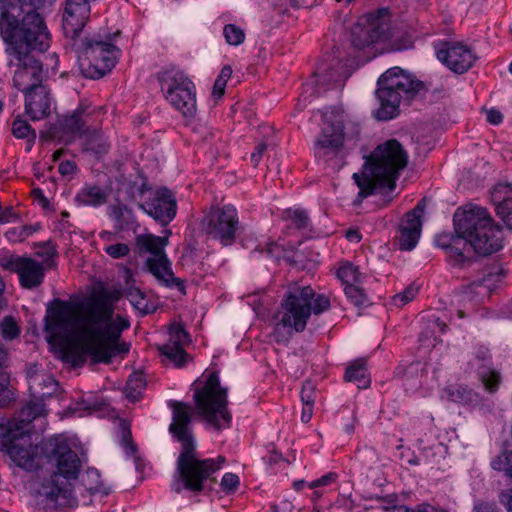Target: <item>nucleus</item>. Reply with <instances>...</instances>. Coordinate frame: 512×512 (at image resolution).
<instances>
[{"instance_id": "obj_48", "label": "nucleus", "mask_w": 512, "mask_h": 512, "mask_svg": "<svg viewBox=\"0 0 512 512\" xmlns=\"http://www.w3.org/2000/svg\"><path fill=\"white\" fill-rule=\"evenodd\" d=\"M491 466L494 470L504 471L507 476L512 478V451L505 452L496 457L491 462Z\"/></svg>"}, {"instance_id": "obj_15", "label": "nucleus", "mask_w": 512, "mask_h": 512, "mask_svg": "<svg viewBox=\"0 0 512 512\" xmlns=\"http://www.w3.org/2000/svg\"><path fill=\"white\" fill-rule=\"evenodd\" d=\"M238 224L236 209L224 206L212 208L201 220V229L211 238L228 246L235 241Z\"/></svg>"}, {"instance_id": "obj_57", "label": "nucleus", "mask_w": 512, "mask_h": 512, "mask_svg": "<svg viewBox=\"0 0 512 512\" xmlns=\"http://www.w3.org/2000/svg\"><path fill=\"white\" fill-rule=\"evenodd\" d=\"M77 165L74 161H63L59 164L58 171L63 176L73 175L77 172Z\"/></svg>"}, {"instance_id": "obj_22", "label": "nucleus", "mask_w": 512, "mask_h": 512, "mask_svg": "<svg viewBox=\"0 0 512 512\" xmlns=\"http://www.w3.org/2000/svg\"><path fill=\"white\" fill-rule=\"evenodd\" d=\"M90 115L88 106H79L71 114L65 115L59 120L54 135L61 133L60 138L66 143L72 142L77 134H85L88 131Z\"/></svg>"}, {"instance_id": "obj_32", "label": "nucleus", "mask_w": 512, "mask_h": 512, "mask_svg": "<svg viewBox=\"0 0 512 512\" xmlns=\"http://www.w3.org/2000/svg\"><path fill=\"white\" fill-rule=\"evenodd\" d=\"M21 0H0V34L2 37H11L19 24L18 17L10 15V10L20 6Z\"/></svg>"}, {"instance_id": "obj_26", "label": "nucleus", "mask_w": 512, "mask_h": 512, "mask_svg": "<svg viewBox=\"0 0 512 512\" xmlns=\"http://www.w3.org/2000/svg\"><path fill=\"white\" fill-rule=\"evenodd\" d=\"M23 93L25 94V112L31 120H41L50 114L51 97L45 85Z\"/></svg>"}, {"instance_id": "obj_37", "label": "nucleus", "mask_w": 512, "mask_h": 512, "mask_svg": "<svg viewBox=\"0 0 512 512\" xmlns=\"http://www.w3.org/2000/svg\"><path fill=\"white\" fill-rule=\"evenodd\" d=\"M12 133L17 138H27V150H30L35 141L36 134L29 123L23 119L16 118L12 124Z\"/></svg>"}, {"instance_id": "obj_54", "label": "nucleus", "mask_w": 512, "mask_h": 512, "mask_svg": "<svg viewBox=\"0 0 512 512\" xmlns=\"http://www.w3.org/2000/svg\"><path fill=\"white\" fill-rule=\"evenodd\" d=\"M315 386L311 381H306L301 390V400L303 404H314Z\"/></svg>"}, {"instance_id": "obj_18", "label": "nucleus", "mask_w": 512, "mask_h": 512, "mask_svg": "<svg viewBox=\"0 0 512 512\" xmlns=\"http://www.w3.org/2000/svg\"><path fill=\"white\" fill-rule=\"evenodd\" d=\"M437 58L455 73L463 74L477 60L471 48L460 42H441L435 46Z\"/></svg>"}, {"instance_id": "obj_44", "label": "nucleus", "mask_w": 512, "mask_h": 512, "mask_svg": "<svg viewBox=\"0 0 512 512\" xmlns=\"http://www.w3.org/2000/svg\"><path fill=\"white\" fill-rule=\"evenodd\" d=\"M223 35L229 45L238 46L245 40L244 31L234 24L225 25L223 28Z\"/></svg>"}, {"instance_id": "obj_53", "label": "nucleus", "mask_w": 512, "mask_h": 512, "mask_svg": "<svg viewBox=\"0 0 512 512\" xmlns=\"http://www.w3.org/2000/svg\"><path fill=\"white\" fill-rule=\"evenodd\" d=\"M459 233L455 231V234L450 233H442L436 236L435 243L436 245L443 249L445 252L450 248L452 243L456 240V237H459Z\"/></svg>"}, {"instance_id": "obj_12", "label": "nucleus", "mask_w": 512, "mask_h": 512, "mask_svg": "<svg viewBox=\"0 0 512 512\" xmlns=\"http://www.w3.org/2000/svg\"><path fill=\"white\" fill-rule=\"evenodd\" d=\"M158 80L166 100L185 118H194L197 103L196 88L192 80L175 67L158 73Z\"/></svg>"}, {"instance_id": "obj_36", "label": "nucleus", "mask_w": 512, "mask_h": 512, "mask_svg": "<svg viewBox=\"0 0 512 512\" xmlns=\"http://www.w3.org/2000/svg\"><path fill=\"white\" fill-rule=\"evenodd\" d=\"M344 379L347 382H355L358 388H368L370 385L366 367L361 361L354 362L346 369Z\"/></svg>"}, {"instance_id": "obj_39", "label": "nucleus", "mask_w": 512, "mask_h": 512, "mask_svg": "<svg viewBox=\"0 0 512 512\" xmlns=\"http://www.w3.org/2000/svg\"><path fill=\"white\" fill-rule=\"evenodd\" d=\"M448 400L457 403H468L472 401L473 393L462 385H451L445 389Z\"/></svg>"}, {"instance_id": "obj_11", "label": "nucleus", "mask_w": 512, "mask_h": 512, "mask_svg": "<svg viewBox=\"0 0 512 512\" xmlns=\"http://www.w3.org/2000/svg\"><path fill=\"white\" fill-rule=\"evenodd\" d=\"M168 244V237L153 234H140L135 238V245L139 255L150 253L146 260L148 271L164 286L177 288L182 294L186 293L184 281L174 276L171 262L164 249Z\"/></svg>"}, {"instance_id": "obj_23", "label": "nucleus", "mask_w": 512, "mask_h": 512, "mask_svg": "<svg viewBox=\"0 0 512 512\" xmlns=\"http://www.w3.org/2000/svg\"><path fill=\"white\" fill-rule=\"evenodd\" d=\"M189 341V335L180 324H173L170 328L169 341L158 347L162 356L173 363L176 367H182L188 361V354L183 345Z\"/></svg>"}, {"instance_id": "obj_46", "label": "nucleus", "mask_w": 512, "mask_h": 512, "mask_svg": "<svg viewBox=\"0 0 512 512\" xmlns=\"http://www.w3.org/2000/svg\"><path fill=\"white\" fill-rule=\"evenodd\" d=\"M419 288L415 284L408 285L402 292L397 293L392 298L393 305L402 307L412 301L418 294Z\"/></svg>"}, {"instance_id": "obj_52", "label": "nucleus", "mask_w": 512, "mask_h": 512, "mask_svg": "<svg viewBox=\"0 0 512 512\" xmlns=\"http://www.w3.org/2000/svg\"><path fill=\"white\" fill-rule=\"evenodd\" d=\"M239 486V477L234 473H225L221 480V487L227 493L234 492Z\"/></svg>"}, {"instance_id": "obj_19", "label": "nucleus", "mask_w": 512, "mask_h": 512, "mask_svg": "<svg viewBox=\"0 0 512 512\" xmlns=\"http://www.w3.org/2000/svg\"><path fill=\"white\" fill-rule=\"evenodd\" d=\"M389 35V25L379 17L369 16L361 19L351 30V44L361 50L374 43L385 40Z\"/></svg>"}, {"instance_id": "obj_62", "label": "nucleus", "mask_w": 512, "mask_h": 512, "mask_svg": "<svg viewBox=\"0 0 512 512\" xmlns=\"http://www.w3.org/2000/svg\"><path fill=\"white\" fill-rule=\"evenodd\" d=\"M0 218H3L1 224H4L18 218V215L12 207H7L3 210L2 206L0 205Z\"/></svg>"}, {"instance_id": "obj_25", "label": "nucleus", "mask_w": 512, "mask_h": 512, "mask_svg": "<svg viewBox=\"0 0 512 512\" xmlns=\"http://www.w3.org/2000/svg\"><path fill=\"white\" fill-rule=\"evenodd\" d=\"M471 369H476L485 388L493 393L498 389L500 374L491 368L489 351L480 346L473 353V358L468 362Z\"/></svg>"}, {"instance_id": "obj_6", "label": "nucleus", "mask_w": 512, "mask_h": 512, "mask_svg": "<svg viewBox=\"0 0 512 512\" xmlns=\"http://www.w3.org/2000/svg\"><path fill=\"white\" fill-rule=\"evenodd\" d=\"M329 308L330 300L326 295H316L309 285L290 283L281 300L279 320L274 328L276 341L282 340V330L288 336L303 332L312 313L318 315Z\"/></svg>"}, {"instance_id": "obj_35", "label": "nucleus", "mask_w": 512, "mask_h": 512, "mask_svg": "<svg viewBox=\"0 0 512 512\" xmlns=\"http://www.w3.org/2000/svg\"><path fill=\"white\" fill-rule=\"evenodd\" d=\"M124 296L131 305L142 315L153 313L156 307L150 303L143 291L136 287H129L124 291Z\"/></svg>"}, {"instance_id": "obj_60", "label": "nucleus", "mask_w": 512, "mask_h": 512, "mask_svg": "<svg viewBox=\"0 0 512 512\" xmlns=\"http://www.w3.org/2000/svg\"><path fill=\"white\" fill-rule=\"evenodd\" d=\"M336 474L335 473H328L322 477H320L319 479L317 480H314L310 483V488H316V487H320V486H326L328 484H330L331 482H333L336 478Z\"/></svg>"}, {"instance_id": "obj_7", "label": "nucleus", "mask_w": 512, "mask_h": 512, "mask_svg": "<svg viewBox=\"0 0 512 512\" xmlns=\"http://www.w3.org/2000/svg\"><path fill=\"white\" fill-rule=\"evenodd\" d=\"M453 221L454 230L466 237L476 253L490 255L502 248L503 232L493 222L486 208L472 206L457 209Z\"/></svg>"}, {"instance_id": "obj_47", "label": "nucleus", "mask_w": 512, "mask_h": 512, "mask_svg": "<svg viewBox=\"0 0 512 512\" xmlns=\"http://www.w3.org/2000/svg\"><path fill=\"white\" fill-rule=\"evenodd\" d=\"M231 75L232 69L230 66L227 65L221 69L220 74L218 75L213 86L212 94L214 97L220 98L221 96H223L227 81L231 77Z\"/></svg>"}, {"instance_id": "obj_64", "label": "nucleus", "mask_w": 512, "mask_h": 512, "mask_svg": "<svg viewBox=\"0 0 512 512\" xmlns=\"http://www.w3.org/2000/svg\"><path fill=\"white\" fill-rule=\"evenodd\" d=\"M81 404L83 405V409L89 412L101 411L103 407V403L97 400L90 401L88 399H83Z\"/></svg>"}, {"instance_id": "obj_45", "label": "nucleus", "mask_w": 512, "mask_h": 512, "mask_svg": "<svg viewBox=\"0 0 512 512\" xmlns=\"http://www.w3.org/2000/svg\"><path fill=\"white\" fill-rule=\"evenodd\" d=\"M344 292L348 299L358 307L366 305L368 299L362 288H360L357 284L346 285L344 287Z\"/></svg>"}, {"instance_id": "obj_28", "label": "nucleus", "mask_w": 512, "mask_h": 512, "mask_svg": "<svg viewBox=\"0 0 512 512\" xmlns=\"http://www.w3.org/2000/svg\"><path fill=\"white\" fill-rule=\"evenodd\" d=\"M29 390L32 396L43 401L56 393L58 382L54 377L44 371L29 372Z\"/></svg>"}, {"instance_id": "obj_21", "label": "nucleus", "mask_w": 512, "mask_h": 512, "mask_svg": "<svg viewBox=\"0 0 512 512\" xmlns=\"http://www.w3.org/2000/svg\"><path fill=\"white\" fill-rule=\"evenodd\" d=\"M423 200L417 206L406 213L405 218L399 225V248L401 250L410 251L414 249L422 231V214L424 212Z\"/></svg>"}, {"instance_id": "obj_41", "label": "nucleus", "mask_w": 512, "mask_h": 512, "mask_svg": "<svg viewBox=\"0 0 512 512\" xmlns=\"http://www.w3.org/2000/svg\"><path fill=\"white\" fill-rule=\"evenodd\" d=\"M283 219L290 220L298 229L307 228L310 222L307 212L303 209H286L283 212Z\"/></svg>"}, {"instance_id": "obj_49", "label": "nucleus", "mask_w": 512, "mask_h": 512, "mask_svg": "<svg viewBox=\"0 0 512 512\" xmlns=\"http://www.w3.org/2000/svg\"><path fill=\"white\" fill-rule=\"evenodd\" d=\"M83 484L91 492H99L101 487L100 473L95 468H89L82 478Z\"/></svg>"}, {"instance_id": "obj_42", "label": "nucleus", "mask_w": 512, "mask_h": 512, "mask_svg": "<svg viewBox=\"0 0 512 512\" xmlns=\"http://www.w3.org/2000/svg\"><path fill=\"white\" fill-rule=\"evenodd\" d=\"M338 277L345 287L346 285L359 283L361 274L358 270V267L354 266L351 263H347L339 268Z\"/></svg>"}, {"instance_id": "obj_29", "label": "nucleus", "mask_w": 512, "mask_h": 512, "mask_svg": "<svg viewBox=\"0 0 512 512\" xmlns=\"http://www.w3.org/2000/svg\"><path fill=\"white\" fill-rule=\"evenodd\" d=\"M109 191L99 185L85 184L75 195L77 206L98 208L108 202Z\"/></svg>"}, {"instance_id": "obj_24", "label": "nucleus", "mask_w": 512, "mask_h": 512, "mask_svg": "<svg viewBox=\"0 0 512 512\" xmlns=\"http://www.w3.org/2000/svg\"><path fill=\"white\" fill-rule=\"evenodd\" d=\"M505 275L506 272L499 263L486 266L482 271V276L469 285L465 295L469 297L471 294H475L477 300H483L490 296L491 292L502 281Z\"/></svg>"}, {"instance_id": "obj_3", "label": "nucleus", "mask_w": 512, "mask_h": 512, "mask_svg": "<svg viewBox=\"0 0 512 512\" xmlns=\"http://www.w3.org/2000/svg\"><path fill=\"white\" fill-rule=\"evenodd\" d=\"M168 406L172 411L169 433L180 444L177 473L185 489L199 493L205 489L208 480H213L211 476L222 467L225 458L218 456L217 459H200L192 427V406L177 400H170Z\"/></svg>"}, {"instance_id": "obj_16", "label": "nucleus", "mask_w": 512, "mask_h": 512, "mask_svg": "<svg viewBox=\"0 0 512 512\" xmlns=\"http://www.w3.org/2000/svg\"><path fill=\"white\" fill-rule=\"evenodd\" d=\"M0 267L17 273L19 283L24 289L39 287L45 278V267L41 262L31 257L15 255L4 249L0 250Z\"/></svg>"}, {"instance_id": "obj_63", "label": "nucleus", "mask_w": 512, "mask_h": 512, "mask_svg": "<svg viewBox=\"0 0 512 512\" xmlns=\"http://www.w3.org/2000/svg\"><path fill=\"white\" fill-rule=\"evenodd\" d=\"M486 115H487V121L493 125H498L503 120V115L501 114V112L494 108L487 110Z\"/></svg>"}, {"instance_id": "obj_31", "label": "nucleus", "mask_w": 512, "mask_h": 512, "mask_svg": "<svg viewBox=\"0 0 512 512\" xmlns=\"http://www.w3.org/2000/svg\"><path fill=\"white\" fill-rule=\"evenodd\" d=\"M44 413V404L40 400L38 402H29L27 403L18 413L17 417L8 421L4 425L6 428H11L12 425L15 424L17 428L25 427L27 430V434H30L31 422L37 417L41 416Z\"/></svg>"}, {"instance_id": "obj_1", "label": "nucleus", "mask_w": 512, "mask_h": 512, "mask_svg": "<svg viewBox=\"0 0 512 512\" xmlns=\"http://www.w3.org/2000/svg\"><path fill=\"white\" fill-rule=\"evenodd\" d=\"M118 299V292L107 289L99 290L81 303L53 299L47 304L44 317L46 341L67 343L77 331L81 351L68 349L64 353L75 367L85 362V355H89L94 364H109L115 356L127 354L129 345L120 339L130 322L121 315L113 318Z\"/></svg>"}, {"instance_id": "obj_58", "label": "nucleus", "mask_w": 512, "mask_h": 512, "mask_svg": "<svg viewBox=\"0 0 512 512\" xmlns=\"http://www.w3.org/2000/svg\"><path fill=\"white\" fill-rule=\"evenodd\" d=\"M427 328L431 331V332H434L435 329H439V331L441 333H444L447 329V325L444 321H442L440 318L438 317H433V318H430L428 319L427 321Z\"/></svg>"}, {"instance_id": "obj_20", "label": "nucleus", "mask_w": 512, "mask_h": 512, "mask_svg": "<svg viewBox=\"0 0 512 512\" xmlns=\"http://www.w3.org/2000/svg\"><path fill=\"white\" fill-rule=\"evenodd\" d=\"M138 207L163 226L168 225L176 215V199L168 188H159L148 200Z\"/></svg>"}, {"instance_id": "obj_27", "label": "nucleus", "mask_w": 512, "mask_h": 512, "mask_svg": "<svg viewBox=\"0 0 512 512\" xmlns=\"http://www.w3.org/2000/svg\"><path fill=\"white\" fill-rule=\"evenodd\" d=\"M315 76L317 77V82L323 85L332 83L342 85L350 76V72L346 64L333 56L329 57V63L321 62L318 64Z\"/></svg>"}, {"instance_id": "obj_9", "label": "nucleus", "mask_w": 512, "mask_h": 512, "mask_svg": "<svg viewBox=\"0 0 512 512\" xmlns=\"http://www.w3.org/2000/svg\"><path fill=\"white\" fill-rule=\"evenodd\" d=\"M377 84L376 96L380 102V108L375 116L381 121L396 117L399 114L401 101H411L424 89L422 81L415 79L400 67L388 69L380 76Z\"/></svg>"}, {"instance_id": "obj_10", "label": "nucleus", "mask_w": 512, "mask_h": 512, "mask_svg": "<svg viewBox=\"0 0 512 512\" xmlns=\"http://www.w3.org/2000/svg\"><path fill=\"white\" fill-rule=\"evenodd\" d=\"M199 415L216 430L230 427L232 415L227 409V389L220 384L217 372H212L202 387L195 388L193 395Z\"/></svg>"}, {"instance_id": "obj_5", "label": "nucleus", "mask_w": 512, "mask_h": 512, "mask_svg": "<svg viewBox=\"0 0 512 512\" xmlns=\"http://www.w3.org/2000/svg\"><path fill=\"white\" fill-rule=\"evenodd\" d=\"M408 164L407 152L396 139H390L378 145L363 165L367 175L353 174V179L359 188L358 197L364 199L373 194L376 188L396 187L400 172Z\"/></svg>"}, {"instance_id": "obj_13", "label": "nucleus", "mask_w": 512, "mask_h": 512, "mask_svg": "<svg viewBox=\"0 0 512 512\" xmlns=\"http://www.w3.org/2000/svg\"><path fill=\"white\" fill-rule=\"evenodd\" d=\"M55 0H21L20 6L10 10V15L18 17L15 33L34 37V45L39 48L50 46V34L44 23L42 14L49 9Z\"/></svg>"}, {"instance_id": "obj_34", "label": "nucleus", "mask_w": 512, "mask_h": 512, "mask_svg": "<svg viewBox=\"0 0 512 512\" xmlns=\"http://www.w3.org/2000/svg\"><path fill=\"white\" fill-rule=\"evenodd\" d=\"M459 235L445 252L450 264L455 267H463L466 263L470 262V258L465 254V250L470 246L469 241L460 233Z\"/></svg>"}, {"instance_id": "obj_17", "label": "nucleus", "mask_w": 512, "mask_h": 512, "mask_svg": "<svg viewBox=\"0 0 512 512\" xmlns=\"http://www.w3.org/2000/svg\"><path fill=\"white\" fill-rule=\"evenodd\" d=\"M323 117L324 124L314 147L318 158L338 153L345 139L343 115L331 110L326 111Z\"/></svg>"}, {"instance_id": "obj_55", "label": "nucleus", "mask_w": 512, "mask_h": 512, "mask_svg": "<svg viewBox=\"0 0 512 512\" xmlns=\"http://www.w3.org/2000/svg\"><path fill=\"white\" fill-rule=\"evenodd\" d=\"M122 446L128 455H134L137 451L136 445L132 441L130 430L124 429L122 435Z\"/></svg>"}, {"instance_id": "obj_61", "label": "nucleus", "mask_w": 512, "mask_h": 512, "mask_svg": "<svg viewBox=\"0 0 512 512\" xmlns=\"http://www.w3.org/2000/svg\"><path fill=\"white\" fill-rule=\"evenodd\" d=\"M267 150V144L266 143H259L256 147L254 152L251 154V161L254 166H257L260 162L262 156Z\"/></svg>"}, {"instance_id": "obj_14", "label": "nucleus", "mask_w": 512, "mask_h": 512, "mask_svg": "<svg viewBox=\"0 0 512 512\" xmlns=\"http://www.w3.org/2000/svg\"><path fill=\"white\" fill-rule=\"evenodd\" d=\"M3 448L17 466L27 471L40 470L42 456L39 455V450L45 453V448L31 443V435L27 434L25 427L17 428L15 424L12 425L3 442Z\"/></svg>"}, {"instance_id": "obj_4", "label": "nucleus", "mask_w": 512, "mask_h": 512, "mask_svg": "<svg viewBox=\"0 0 512 512\" xmlns=\"http://www.w3.org/2000/svg\"><path fill=\"white\" fill-rule=\"evenodd\" d=\"M45 455L54 466L48 477L33 481L31 489L48 508L56 509L75 504L73 484L81 470V460L65 439L53 437L45 444Z\"/></svg>"}, {"instance_id": "obj_33", "label": "nucleus", "mask_w": 512, "mask_h": 512, "mask_svg": "<svg viewBox=\"0 0 512 512\" xmlns=\"http://www.w3.org/2000/svg\"><path fill=\"white\" fill-rule=\"evenodd\" d=\"M110 144L101 131L89 130L85 133V138L82 142V151L95 156L106 154L109 151Z\"/></svg>"}, {"instance_id": "obj_40", "label": "nucleus", "mask_w": 512, "mask_h": 512, "mask_svg": "<svg viewBox=\"0 0 512 512\" xmlns=\"http://www.w3.org/2000/svg\"><path fill=\"white\" fill-rule=\"evenodd\" d=\"M40 229V225H23L21 227H14L9 229L5 236L11 242H22L34 232Z\"/></svg>"}, {"instance_id": "obj_43", "label": "nucleus", "mask_w": 512, "mask_h": 512, "mask_svg": "<svg viewBox=\"0 0 512 512\" xmlns=\"http://www.w3.org/2000/svg\"><path fill=\"white\" fill-rule=\"evenodd\" d=\"M0 334L5 340H13L20 334V328L12 316H5L0 322Z\"/></svg>"}, {"instance_id": "obj_51", "label": "nucleus", "mask_w": 512, "mask_h": 512, "mask_svg": "<svg viewBox=\"0 0 512 512\" xmlns=\"http://www.w3.org/2000/svg\"><path fill=\"white\" fill-rule=\"evenodd\" d=\"M104 251L107 255L113 259H120L127 256L130 252V248L125 243H117L104 247Z\"/></svg>"}, {"instance_id": "obj_56", "label": "nucleus", "mask_w": 512, "mask_h": 512, "mask_svg": "<svg viewBox=\"0 0 512 512\" xmlns=\"http://www.w3.org/2000/svg\"><path fill=\"white\" fill-rule=\"evenodd\" d=\"M360 456L365 465L371 466L379 461V457L373 448H365Z\"/></svg>"}, {"instance_id": "obj_50", "label": "nucleus", "mask_w": 512, "mask_h": 512, "mask_svg": "<svg viewBox=\"0 0 512 512\" xmlns=\"http://www.w3.org/2000/svg\"><path fill=\"white\" fill-rule=\"evenodd\" d=\"M498 216L512 230V198H506L496 206Z\"/></svg>"}, {"instance_id": "obj_59", "label": "nucleus", "mask_w": 512, "mask_h": 512, "mask_svg": "<svg viewBox=\"0 0 512 512\" xmlns=\"http://www.w3.org/2000/svg\"><path fill=\"white\" fill-rule=\"evenodd\" d=\"M265 252H266L267 256L278 260L281 258L282 254H283V249L277 243H269L266 245Z\"/></svg>"}, {"instance_id": "obj_2", "label": "nucleus", "mask_w": 512, "mask_h": 512, "mask_svg": "<svg viewBox=\"0 0 512 512\" xmlns=\"http://www.w3.org/2000/svg\"><path fill=\"white\" fill-rule=\"evenodd\" d=\"M95 0H65L62 16V29L67 52L75 53L81 73L97 79L110 71L117 61L119 50L109 41L99 36H83V29L89 20L90 3Z\"/></svg>"}, {"instance_id": "obj_30", "label": "nucleus", "mask_w": 512, "mask_h": 512, "mask_svg": "<svg viewBox=\"0 0 512 512\" xmlns=\"http://www.w3.org/2000/svg\"><path fill=\"white\" fill-rule=\"evenodd\" d=\"M108 215L114 222L116 232L128 231L138 226L133 210L125 204L110 205Z\"/></svg>"}, {"instance_id": "obj_38", "label": "nucleus", "mask_w": 512, "mask_h": 512, "mask_svg": "<svg viewBox=\"0 0 512 512\" xmlns=\"http://www.w3.org/2000/svg\"><path fill=\"white\" fill-rule=\"evenodd\" d=\"M145 387V381L141 375L131 376L124 388V394L131 402L137 401Z\"/></svg>"}, {"instance_id": "obj_8", "label": "nucleus", "mask_w": 512, "mask_h": 512, "mask_svg": "<svg viewBox=\"0 0 512 512\" xmlns=\"http://www.w3.org/2000/svg\"><path fill=\"white\" fill-rule=\"evenodd\" d=\"M7 43L9 55L8 65L15 67L13 76L14 87L22 92L43 85L42 63L31 54L32 51L44 52L49 47L39 48L34 45V37L12 33L11 37H2Z\"/></svg>"}]
</instances>
